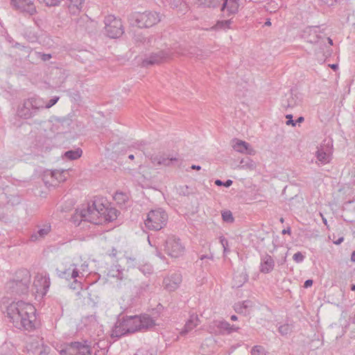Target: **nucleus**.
Returning a JSON list of instances; mask_svg holds the SVG:
<instances>
[{
    "mask_svg": "<svg viewBox=\"0 0 355 355\" xmlns=\"http://www.w3.org/2000/svg\"><path fill=\"white\" fill-rule=\"evenodd\" d=\"M168 215L164 210L158 208L150 211L145 220V225L152 230L162 229L167 223Z\"/></svg>",
    "mask_w": 355,
    "mask_h": 355,
    "instance_id": "3",
    "label": "nucleus"
},
{
    "mask_svg": "<svg viewBox=\"0 0 355 355\" xmlns=\"http://www.w3.org/2000/svg\"><path fill=\"white\" fill-rule=\"evenodd\" d=\"M322 220H323V222H324V224H327V220H326V218H322Z\"/></svg>",
    "mask_w": 355,
    "mask_h": 355,
    "instance_id": "43",
    "label": "nucleus"
},
{
    "mask_svg": "<svg viewBox=\"0 0 355 355\" xmlns=\"http://www.w3.org/2000/svg\"><path fill=\"white\" fill-rule=\"evenodd\" d=\"M139 27L149 28L161 21V16L157 12H144L136 13L134 16Z\"/></svg>",
    "mask_w": 355,
    "mask_h": 355,
    "instance_id": "5",
    "label": "nucleus"
},
{
    "mask_svg": "<svg viewBox=\"0 0 355 355\" xmlns=\"http://www.w3.org/2000/svg\"><path fill=\"white\" fill-rule=\"evenodd\" d=\"M318 162L321 164H324L330 161L331 152H324L322 150H318L316 154Z\"/></svg>",
    "mask_w": 355,
    "mask_h": 355,
    "instance_id": "20",
    "label": "nucleus"
},
{
    "mask_svg": "<svg viewBox=\"0 0 355 355\" xmlns=\"http://www.w3.org/2000/svg\"><path fill=\"white\" fill-rule=\"evenodd\" d=\"M35 309L23 302H12L7 308V315L15 326L32 329L35 319Z\"/></svg>",
    "mask_w": 355,
    "mask_h": 355,
    "instance_id": "1",
    "label": "nucleus"
},
{
    "mask_svg": "<svg viewBox=\"0 0 355 355\" xmlns=\"http://www.w3.org/2000/svg\"><path fill=\"white\" fill-rule=\"evenodd\" d=\"M303 121H304V118L302 116H300V118H298L297 121L299 122V123H301Z\"/></svg>",
    "mask_w": 355,
    "mask_h": 355,
    "instance_id": "39",
    "label": "nucleus"
},
{
    "mask_svg": "<svg viewBox=\"0 0 355 355\" xmlns=\"http://www.w3.org/2000/svg\"><path fill=\"white\" fill-rule=\"evenodd\" d=\"M252 355H263L262 349L260 347H255L252 350Z\"/></svg>",
    "mask_w": 355,
    "mask_h": 355,
    "instance_id": "28",
    "label": "nucleus"
},
{
    "mask_svg": "<svg viewBox=\"0 0 355 355\" xmlns=\"http://www.w3.org/2000/svg\"><path fill=\"white\" fill-rule=\"evenodd\" d=\"M182 282V277L178 274L172 275L164 279V284L168 291H174L176 289Z\"/></svg>",
    "mask_w": 355,
    "mask_h": 355,
    "instance_id": "14",
    "label": "nucleus"
},
{
    "mask_svg": "<svg viewBox=\"0 0 355 355\" xmlns=\"http://www.w3.org/2000/svg\"><path fill=\"white\" fill-rule=\"evenodd\" d=\"M130 196L128 192L117 191L115 192L113 200L120 207L125 206L130 201Z\"/></svg>",
    "mask_w": 355,
    "mask_h": 355,
    "instance_id": "15",
    "label": "nucleus"
},
{
    "mask_svg": "<svg viewBox=\"0 0 355 355\" xmlns=\"http://www.w3.org/2000/svg\"><path fill=\"white\" fill-rule=\"evenodd\" d=\"M103 203L95 201L86 210L82 212L84 220L94 224H102L101 211H103Z\"/></svg>",
    "mask_w": 355,
    "mask_h": 355,
    "instance_id": "4",
    "label": "nucleus"
},
{
    "mask_svg": "<svg viewBox=\"0 0 355 355\" xmlns=\"http://www.w3.org/2000/svg\"><path fill=\"white\" fill-rule=\"evenodd\" d=\"M50 231H51V226L50 225H44L42 228H41L38 231V234H40V236L43 237L44 236L46 235Z\"/></svg>",
    "mask_w": 355,
    "mask_h": 355,
    "instance_id": "26",
    "label": "nucleus"
},
{
    "mask_svg": "<svg viewBox=\"0 0 355 355\" xmlns=\"http://www.w3.org/2000/svg\"><path fill=\"white\" fill-rule=\"evenodd\" d=\"M313 284V281L311 279H308L304 282V287L308 288L311 286Z\"/></svg>",
    "mask_w": 355,
    "mask_h": 355,
    "instance_id": "30",
    "label": "nucleus"
},
{
    "mask_svg": "<svg viewBox=\"0 0 355 355\" xmlns=\"http://www.w3.org/2000/svg\"><path fill=\"white\" fill-rule=\"evenodd\" d=\"M68 176V172L66 171H55L46 173L44 176V180L48 187H55L59 184L65 182Z\"/></svg>",
    "mask_w": 355,
    "mask_h": 355,
    "instance_id": "8",
    "label": "nucleus"
},
{
    "mask_svg": "<svg viewBox=\"0 0 355 355\" xmlns=\"http://www.w3.org/2000/svg\"><path fill=\"white\" fill-rule=\"evenodd\" d=\"M274 267V261L271 257L266 258L261 263L260 270L263 273H268Z\"/></svg>",
    "mask_w": 355,
    "mask_h": 355,
    "instance_id": "19",
    "label": "nucleus"
},
{
    "mask_svg": "<svg viewBox=\"0 0 355 355\" xmlns=\"http://www.w3.org/2000/svg\"><path fill=\"white\" fill-rule=\"evenodd\" d=\"M62 0H39L40 3H44L48 6H55L60 3Z\"/></svg>",
    "mask_w": 355,
    "mask_h": 355,
    "instance_id": "24",
    "label": "nucleus"
},
{
    "mask_svg": "<svg viewBox=\"0 0 355 355\" xmlns=\"http://www.w3.org/2000/svg\"><path fill=\"white\" fill-rule=\"evenodd\" d=\"M331 68L336 70L338 68V65L337 64H331Z\"/></svg>",
    "mask_w": 355,
    "mask_h": 355,
    "instance_id": "37",
    "label": "nucleus"
},
{
    "mask_svg": "<svg viewBox=\"0 0 355 355\" xmlns=\"http://www.w3.org/2000/svg\"><path fill=\"white\" fill-rule=\"evenodd\" d=\"M231 320H234H234H237V317H236L235 315H232V316H231Z\"/></svg>",
    "mask_w": 355,
    "mask_h": 355,
    "instance_id": "41",
    "label": "nucleus"
},
{
    "mask_svg": "<svg viewBox=\"0 0 355 355\" xmlns=\"http://www.w3.org/2000/svg\"><path fill=\"white\" fill-rule=\"evenodd\" d=\"M233 148L235 150L242 153H247L249 155H254L255 153V151L248 143L241 140H237L234 143Z\"/></svg>",
    "mask_w": 355,
    "mask_h": 355,
    "instance_id": "16",
    "label": "nucleus"
},
{
    "mask_svg": "<svg viewBox=\"0 0 355 355\" xmlns=\"http://www.w3.org/2000/svg\"><path fill=\"white\" fill-rule=\"evenodd\" d=\"M51 58V56L49 54H44L42 55V60H47L50 59Z\"/></svg>",
    "mask_w": 355,
    "mask_h": 355,
    "instance_id": "33",
    "label": "nucleus"
},
{
    "mask_svg": "<svg viewBox=\"0 0 355 355\" xmlns=\"http://www.w3.org/2000/svg\"><path fill=\"white\" fill-rule=\"evenodd\" d=\"M165 251L170 257L178 258L183 254L184 247L180 239L169 238L166 242Z\"/></svg>",
    "mask_w": 355,
    "mask_h": 355,
    "instance_id": "10",
    "label": "nucleus"
},
{
    "mask_svg": "<svg viewBox=\"0 0 355 355\" xmlns=\"http://www.w3.org/2000/svg\"><path fill=\"white\" fill-rule=\"evenodd\" d=\"M84 4V0H70L69 8L71 10H76L80 11Z\"/></svg>",
    "mask_w": 355,
    "mask_h": 355,
    "instance_id": "22",
    "label": "nucleus"
},
{
    "mask_svg": "<svg viewBox=\"0 0 355 355\" xmlns=\"http://www.w3.org/2000/svg\"><path fill=\"white\" fill-rule=\"evenodd\" d=\"M293 259L296 262H301L304 259V256H303V254L301 252H297V253L294 254Z\"/></svg>",
    "mask_w": 355,
    "mask_h": 355,
    "instance_id": "27",
    "label": "nucleus"
},
{
    "mask_svg": "<svg viewBox=\"0 0 355 355\" xmlns=\"http://www.w3.org/2000/svg\"><path fill=\"white\" fill-rule=\"evenodd\" d=\"M155 325V321L148 316H127L119 321L114 332L118 336L148 329Z\"/></svg>",
    "mask_w": 355,
    "mask_h": 355,
    "instance_id": "2",
    "label": "nucleus"
},
{
    "mask_svg": "<svg viewBox=\"0 0 355 355\" xmlns=\"http://www.w3.org/2000/svg\"><path fill=\"white\" fill-rule=\"evenodd\" d=\"M280 221H281L282 223H283V222H284V218H282L280 219Z\"/></svg>",
    "mask_w": 355,
    "mask_h": 355,
    "instance_id": "46",
    "label": "nucleus"
},
{
    "mask_svg": "<svg viewBox=\"0 0 355 355\" xmlns=\"http://www.w3.org/2000/svg\"><path fill=\"white\" fill-rule=\"evenodd\" d=\"M282 233H283V234H287V233H288V234H290V230H284L282 231Z\"/></svg>",
    "mask_w": 355,
    "mask_h": 355,
    "instance_id": "40",
    "label": "nucleus"
},
{
    "mask_svg": "<svg viewBox=\"0 0 355 355\" xmlns=\"http://www.w3.org/2000/svg\"><path fill=\"white\" fill-rule=\"evenodd\" d=\"M227 326L229 327V329H230V331H237L239 328V327H235L234 326H230L229 324H226Z\"/></svg>",
    "mask_w": 355,
    "mask_h": 355,
    "instance_id": "32",
    "label": "nucleus"
},
{
    "mask_svg": "<svg viewBox=\"0 0 355 355\" xmlns=\"http://www.w3.org/2000/svg\"><path fill=\"white\" fill-rule=\"evenodd\" d=\"M129 157L132 159L134 158V156L132 155H131L129 156Z\"/></svg>",
    "mask_w": 355,
    "mask_h": 355,
    "instance_id": "45",
    "label": "nucleus"
},
{
    "mask_svg": "<svg viewBox=\"0 0 355 355\" xmlns=\"http://www.w3.org/2000/svg\"><path fill=\"white\" fill-rule=\"evenodd\" d=\"M222 217L223 220L227 223H232L234 221V218L230 211H224L222 213Z\"/></svg>",
    "mask_w": 355,
    "mask_h": 355,
    "instance_id": "23",
    "label": "nucleus"
},
{
    "mask_svg": "<svg viewBox=\"0 0 355 355\" xmlns=\"http://www.w3.org/2000/svg\"><path fill=\"white\" fill-rule=\"evenodd\" d=\"M199 323L200 320L197 315H191L189 319L187 321L182 331V334H186L189 333V331L195 329L199 324Z\"/></svg>",
    "mask_w": 355,
    "mask_h": 355,
    "instance_id": "17",
    "label": "nucleus"
},
{
    "mask_svg": "<svg viewBox=\"0 0 355 355\" xmlns=\"http://www.w3.org/2000/svg\"><path fill=\"white\" fill-rule=\"evenodd\" d=\"M103 211H101L102 221L103 223L105 222H112L116 220L119 215V211L112 206L110 205L103 204Z\"/></svg>",
    "mask_w": 355,
    "mask_h": 355,
    "instance_id": "12",
    "label": "nucleus"
},
{
    "mask_svg": "<svg viewBox=\"0 0 355 355\" xmlns=\"http://www.w3.org/2000/svg\"><path fill=\"white\" fill-rule=\"evenodd\" d=\"M153 46L157 51L153 53V55L149 61L150 63H159L169 57L171 53L170 48L165 42H163L162 39L155 40Z\"/></svg>",
    "mask_w": 355,
    "mask_h": 355,
    "instance_id": "7",
    "label": "nucleus"
},
{
    "mask_svg": "<svg viewBox=\"0 0 355 355\" xmlns=\"http://www.w3.org/2000/svg\"><path fill=\"white\" fill-rule=\"evenodd\" d=\"M232 181L230 180H228L225 184H223V185L226 187H230V185H232Z\"/></svg>",
    "mask_w": 355,
    "mask_h": 355,
    "instance_id": "34",
    "label": "nucleus"
},
{
    "mask_svg": "<svg viewBox=\"0 0 355 355\" xmlns=\"http://www.w3.org/2000/svg\"><path fill=\"white\" fill-rule=\"evenodd\" d=\"M58 100V98H56L55 99H51L49 101V104L46 105V107H50L53 106V105H55L57 103Z\"/></svg>",
    "mask_w": 355,
    "mask_h": 355,
    "instance_id": "29",
    "label": "nucleus"
},
{
    "mask_svg": "<svg viewBox=\"0 0 355 355\" xmlns=\"http://www.w3.org/2000/svg\"><path fill=\"white\" fill-rule=\"evenodd\" d=\"M83 151L81 149L78 148L74 150H70L65 153L64 156L69 159H76L82 155Z\"/></svg>",
    "mask_w": 355,
    "mask_h": 355,
    "instance_id": "21",
    "label": "nucleus"
},
{
    "mask_svg": "<svg viewBox=\"0 0 355 355\" xmlns=\"http://www.w3.org/2000/svg\"><path fill=\"white\" fill-rule=\"evenodd\" d=\"M352 290L355 291V284L352 286Z\"/></svg>",
    "mask_w": 355,
    "mask_h": 355,
    "instance_id": "44",
    "label": "nucleus"
},
{
    "mask_svg": "<svg viewBox=\"0 0 355 355\" xmlns=\"http://www.w3.org/2000/svg\"><path fill=\"white\" fill-rule=\"evenodd\" d=\"M105 31L110 37L116 38L123 33L122 22L114 15H108L105 19Z\"/></svg>",
    "mask_w": 355,
    "mask_h": 355,
    "instance_id": "6",
    "label": "nucleus"
},
{
    "mask_svg": "<svg viewBox=\"0 0 355 355\" xmlns=\"http://www.w3.org/2000/svg\"><path fill=\"white\" fill-rule=\"evenodd\" d=\"M215 184L216 185H218V186H220V185L223 184V182L220 180H216Z\"/></svg>",
    "mask_w": 355,
    "mask_h": 355,
    "instance_id": "35",
    "label": "nucleus"
},
{
    "mask_svg": "<svg viewBox=\"0 0 355 355\" xmlns=\"http://www.w3.org/2000/svg\"><path fill=\"white\" fill-rule=\"evenodd\" d=\"M343 241V238H341V239H340L338 240V242H336V244H339V243H340Z\"/></svg>",
    "mask_w": 355,
    "mask_h": 355,
    "instance_id": "42",
    "label": "nucleus"
},
{
    "mask_svg": "<svg viewBox=\"0 0 355 355\" xmlns=\"http://www.w3.org/2000/svg\"><path fill=\"white\" fill-rule=\"evenodd\" d=\"M351 260L354 262H355V251L352 253L351 257Z\"/></svg>",
    "mask_w": 355,
    "mask_h": 355,
    "instance_id": "36",
    "label": "nucleus"
},
{
    "mask_svg": "<svg viewBox=\"0 0 355 355\" xmlns=\"http://www.w3.org/2000/svg\"><path fill=\"white\" fill-rule=\"evenodd\" d=\"M61 355H91L89 347L82 343L75 342L61 351Z\"/></svg>",
    "mask_w": 355,
    "mask_h": 355,
    "instance_id": "9",
    "label": "nucleus"
},
{
    "mask_svg": "<svg viewBox=\"0 0 355 355\" xmlns=\"http://www.w3.org/2000/svg\"><path fill=\"white\" fill-rule=\"evenodd\" d=\"M11 3L16 8L31 15H33L36 11L35 6L29 0H11Z\"/></svg>",
    "mask_w": 355,
    "mask_h": 355,
    "instance_id": "13",
    "label": "nucleus"
},
{
    "mask_svg": "<svg viewBox=\"0 0 355 355\" xmlns=\"http://www.w3.org/2000/svg\"><path fill=\"white\" fill-rule=\"evenodd\" d=\"M223 1L222 10L227 9L231 13L238 11L239 4V0H221Z\"/></svg>",
    "mask_w": 355,
    "mask_h": 355,
    "instance_id": "18",
    "label": "nucleus"
},
{
    "mask_svg": "<svg viewBox=\"0 0 355 355\" xmlns=\"http://www.w3.org/2000/svg\"><path fill=\"white\" fill-rule=\"evenodd\" d=\"M173 160H176V158H169V157H167V158H165V157H160L158 161H157V163L159 164H163V165H165V166H168L170 164L171 162H172Z\"/></svg>",
    "mask_w": 355,
    "mask_h": 355,
    "instance_id": "25",
    "label": "nucleus"
},
{
    "mask_svg": "<svg viewBox=\"0 0 355 355\" xmlns=\"http://www.w3.org/2000/svg\"><path fill=\"white\" fill-rule=\"evenodd\" d=\"M191 168H193V169H197V170H200V166H195V165L192 166Z\"/></svg>",
    "mask_w": 355,
    "mask_h": 355,
    "instance_id": "38",
    "label": "nucleus"
},
{
    "mask_svg": "<svg viewBox=\"0 0 355 355\" xmlns=\"http://www.w3.org/2000/svg\"><path fill=\"white\" fill-rule=\"evenodd\" d=\"M286 118H288V119H291V120H288V121L286 122V124H287V125H290V124H291V125H293V126L295 125V123L293 122V120H291V118H292L291 115H287V116H286Z\"/></svg>",
    "mask_w": 355,
    "mask_h": 355,
    "instance_id": "31",
    "label": "nucleus"
},
{
    "mask_svg": "<svg viewBox=\"0 0 355 355\" xmlns=\"http://www.w3.org/2000/svg\"><path fill=\"white\" fill-rule=\"evenodd\" d=\"M49 279L46 277L45 273H37L33 281V287L35 292L40 295H44L49 287Z\"/></svg>",
    "mask_w": 355,
    "mask_h": 355,
    "instance_id": "11",
    "label": "nucleus"
}]
</instances>
